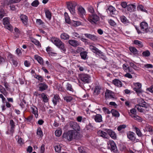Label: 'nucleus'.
<instances>
[{"label":"nucleus","mask_w":153,"mask_h":153,"mask_svg":"<svg viewBox=\"0 0 153 153\" xmlns=\"http://www.w3.org/2000/svg\"><path fill=\"white\" fill-rule=\"evenodd\" d=\"M36 22L39 25H42L44 24V22L42 20L40 19H37L36 20Z\"/></svg>","instance_id":"64"},{"label":"nucleus","mask_w":153,"mask_h":153,"mask_svg":"<svg viewBox=\"0 0 153 153\" xmlns=\"http://www.w3.org/2000/svg\"><path fill=\"white\" fill-rule=\"evenodd\" d=\"M37 134L40 137H42L43 136V132L41 128L39 127L38 128Z\"/></svg>","instance_id":"48"},{"label":"nucleus","mask_w":153,"mask_h":153,"mask_svg":"<svg viewBox=\"0 0 153 153\" xmlns=\"http://www.w3.org/2000/svg\"><path fill=\"white\" fill-rule=\"evenodd\" d=\"M88 52L86 51H82L80 53V55L82 59L85 60L88 59Z\"/></svg>","instance_id":"31"},{"label":"nucleus","mask_w":153,"mask_h":153,"mask_svg":"<svg viewBox=\"0 0 153 153\" xmlns=\"http://www.w3.org/2000/svg\"><path fill=\"white\" fill-rule=\"evenodd\" d=\"M51 41L56 46L59 48L62 51L65 52L66 51L64 43L59 39L55 37H52L50 39Z\"/></svg>","instance_id":"1"},{"label":"nucleus","mask_w":153,"mask_h":153,"mask_svg":"<svg viewBox=\"0 0 153 153\" xmlns=\"http://www.w3.org/2000/svg\"><path fill=\"white\" fill-rule=\"evenodd\" d=\"M108 147L111 150L114 151L116 149V146L114 142L112 140H109L107 142Z\"/></svg>","instance_id":"12"},{"label":"nucleus","mask_w":153,"mask_h":153,"mask_svg":"<svg viewBox=\"0 0 153 153\" xmlns=\"http://www.w3.org/2000/svg\"><path fill=\"white\" fill-rule=\"evenodd\" d=\"M104 131L107 132L108 136L109 135L112 139L114 140L116 139L117 134L113 130L111 129H104Z\"/></svg>","instance_id":"13"},{"label":"nucleus","mask_w":153,"mask_h":153,"mask_svg":"<svg viewBox=\"0 0 153 153\" xmlns=\"http://www.w3.org/2000/svg\"><path fill=\"white\" fill-rule=\"evenodd\" d=\"M78 133L74 130L69 131L63 134V137L64 140H67L68 141H71L73 138L76 139L78 134Z\"/></svg>","instance_id":"2"},{"label":"nucleus","mask_w":153,"mask_h":153,"mask_svg":"<svg viewBox=\"0 0 153 153\" xmlns=\"http://www.w3.org/2000/svg\"><path fill=\"white\" fill-rule=\"evenodd\" d=\"M140 27L141 30L143 31V33H147L148 31H150L152 32L153 30L150 28H148V24L146 22H142L140 24Z\"/></svg>","instance_id":"5"},{"label":"nucleus","mask_w":153,"mask_h":153,"mask_svg":"<svg viewBox=\"0 0 153 153\" xmlns=\"http://www.w3.org/2000/svg\"><path fill=\"white\" fill-rule=\"evenodd\" d=\"M97 134L103 138L108 139L109 138V136L105 131H104L102 130H99L98 131Z\"/></svg>","instance_id":"18"},{"label":"nucleus","mask_w":153,"mask_h":153,"mask_svg":"<svg viewBox=\"0 0 153 153\" xmlns=\"http://www.w3.org/2000/svg\"><path fill=\"white\" fill-rule=\"evenodd\" d=\"M3 21L5 27L11 31H13V28L9 22V18L7 17L4 18Z\"/></svg>","instance_id":"7"},{"label":"nucleus","mask_w":153,"mask_h":153,"mask_svg":"<svg viewBox=\"0 0 153 153\" xmlns=\"http://www.w3.org/2000/svg\"><path fill=\"white\" fill-rule=\"evenodd\" d=\"M99 20V17L95 13L89 15L88 17V20L92 24H96Z\"/></svg>","instance_id":"4"},{"label":"nucleus","mask_w":153,"mask_h":153,"mask_svg":"<svg viewBox=\"0 0 153 153\" xmlns=\"http://www.w3.org/2000/svg\"><path fill=\"white\" fill-rule=\"evenodd\" d=\"M101 87L99 86H97L95 87L94 92V94L95 95H98L100 93Z\"/></svg>","instance_id":"30"},{"label":"nucleus","mask_w":153,"mask_h":153,"mask_svg":"<svg viewBox=\"0 0 153 153\" xmlns=\"http://www.w3.org/2000/svg\"><path fill=\"white\" fill-rule=\"evenodd\" d=\"M105 97L106 99H116L114 93L108 89L106 90L105 93Z\"/></svg>","instance_id":"8"},{"label":"nucleus","mask_w":153,"mask_h":153,"mask_svg":"<svg viewBox=\"0 0 153 153\" xmlns=\"http://www.w3.org/2000/svg\"><path fill=\"white\" fill-rule=\"evenodd\" d=\"M0 91L5 96H6L7 95V92L4 87L0 90Z\"/></svg>","instance_id":"60"},{"label":"nucleus","mask_w":153,"mask_h":153,"mask_svg":"<svg viewBox=\"0 0 153 153\" xmlns=\"http://www.w3.org/2000/svg\"><path fill=\"white\" fill-rule=\"evenodd\" d=\"M39 91H42L46 90L48 88V86L45 82L40 83L38 85Z\"/></svg>","instance_id":"16"},{"label":"nucleus","mask_w":153,"mask_h":153,"mask_svg":"<svg viewBox=\"0 0 153 153\" xmlns=\"http://www.w3.org/2000/svg\"><path fill=\"white\" fill-rule=\"evenodd\" d=\"M102 110L105 114H109L111 113V111H109L107 108L105 107H103L102 108Z\"/></svg>","instance_id":"55"},{"label":"nucleus","mask_w":153,"mask_h":153,"mask_svg":"<svg viewBox=\"0 0 153 153\" xmlns=\"http://www.w3.org/2000/svg\"><path fill=\"white\" fill-rule=\"evenodd\" d=\"M10 56V57H9V60L10 62L13 64L15 67L17 66L18 64V62L16 60L14 59L12 55H11Z\"/></svg>","instance_id":"27"},{"label":"nucleus","mask_w":153,"mask_h":153,"mask_svg":"<svg viewBox=\"0 0 153 153\" xmlns=\"http://www.w3.org/2000/svg\"><path fill=\"white\" fill-rule=\"evenodd\" d=\"M77 4V3L74 1L67 2V7L71 13L72 15H74L75 13V8Z\"/></svg>","instance_id":"3"},{"label":"nucleus","mask_w":153,"mask_h":153,"mask_svg":"<svg viewBox=\"0 0 153 153\" xmlns=\"http://www.w3.org/2000/svg\"><path fill=\"white\" fill-rule=\"evenodd\" d=\"M17 142L21 146H22L24 143L23 139L21 138L19 136L17 140Z\"/></svg>","instance_id":"56"},{"label":"nucleus","mask_w":153,"mask_h":153,"mask_svg":"<svg viewBox=\"0 0 153 153\" xmlns=\"http://www.w3.org/2000/svg\"><path fill=\"white\" fill-rule=\"evenodd\" d=\"M112 83L116 86L120 87L122 86L121 82L118 79H115L112 81Z\"/></svg>","instance_id":"20"},{"label":"nucleus","mask_w":153,"mask_h":153,"mask_svg":"<svg viewBox=\"0 0 153 153\" xmlns=\"http://www.w3.org/2000/svg\"><path fill=\"white\" fill-rule=\"evenodd\" d=\"M64 100L67 102H71L73 99V98L71 96H66L63 97Z\"/></svg>","instance_id":"42"},{"label":"nucleus","mask_w":153,"mask_h":153,"mask_svg":"<svg viewBox=\"0 0 153 153\" xmlns=\"http://www.w3.org/2000/svg\"><path fill=\"white\" fill-rule=\"evenodd\" d=\"M94 119L96 122L100 123L102 121V117L101 115L97 114L94 116Z\"/></svg>","instance_id":"25"},{"label":"nucleus","mask_w":153,"mask_h":153,"mask_svg":"<svg viewBox=\"0 0 153 153\" xmlns=\"http://www.w3.org/2000/svg\"><path fill=\"white\" fill-rule=\"evenodd\" d=\"M59 99L60 97L58 95H54L53 98L52 99V102L54 105H56L57 104V102H59Z\"/></svg>","instance_id":"24"},{"label":"nucleus","mask_w":153,"mask_h":153,"mask_svg":"<svg viewBox=\"0 0 153 153\" xmlns=\"http://www.w3.org/2000/svg\"><path fill=\"white\" fill-rule=\"evenodd\" d=\"M81 80L84 83H89L90 81L91 77L87 74H82L80 76Z\"/></svg>","instance_id":"9"},{"label":"nucleus","mask_w":153,"mask_h":153,"mask_svg":"<svg viewBox=\"0 0 153 153\" xmlns=\"http://www.w3.org/2000/svg\"><path fill=\"white\" fill-rule=\"evenodd\" d=\"M85 36L86 37L91 39L93 41H95L97 40V37L95 35L85 33Z\"/></svg>","instance_id":"26"},{"label":"nucleus","mask_w":153,"mask_h":153,"mask_svg":"<svg viewBox=\"0 0 153 153\" xmlns=\"http://www.w3.org/2000/svg\"><path fill=\"white\" fill-rule=\"evenodd\" d=\"M69 36L66 33H63L60 35V38L61 39L68 40L69 38Z\"/></svg>","instance_id":"34"},{"label":"nucleus","mask_w":153,"mask_h":153,"mask_svg":"<svg viewBox=\"0 0 153 153\" xmlns=\"http://www.w3.org/2000/svg\"><path fill=\"white\" fill-rule=\"evenodd\" d=\"M146 130L149 131L151 135L153 134V129L151 126H148L146 127Z\"/></svg>","instance_id":"46"},{"label":"nucleus","mask_w":153,"mask_h":153,"mask_svg":"<svg viewBox=\"0 0 153 153\" xmlns=\"http://www.w3.org/2000/svg\"><path fill=\"white\" fill-rule=\"evenodd\" d=\"M30 40L32 42L34 43L36 45L41 46V44L36 39L33 38H30Z\"/></svg>","instance_id":"39"},{"label":"nucleus","mask_w":153,"mask_h":153,"mask_svg":"<svg viewBox=\"0 0 153 153\" xmlns=\"http://www.w3.org/2000/svg\"><path fill=\"white\" fill-rule=\"evenodd\" d=\"M137 8L138 10H140L142 11H143V12H146V10L144 9V7L141 5H139L137 7Z\"/></svg>","instance_id":"57"},{"label":"nucleus","mask_w":153,"mask_h":153,"mask_svg":"<svg viewBox=\"0 0 153 153\" xmlns=\"http://www.w3.org/2000/svg\"><path fill=\"white\" fill-rule=\"evenodd\" d=\"M133 128L135 130L136 133L138 136L139 137L142 136V134L139 129L136 127H134Z\"/></svg>","instance_id":"43"},{"label":"nucleus","mask_w":153,"mask_h":153,"mask_svg":"<svg viewBox=\"0 0 153 153\" xmlns=\"http://www.w3.org/2000/svg\"><path fill=\"white\" fill-rule=\"evenodd\" d=\"M129 50L134 55H137L138 54V51L137 49L134 47H130L129 48Z\"/></svg>","instance_id":"29"},{"label":"nucleus","mask_w":153,"mask_h":153,"mask_svg":"<svg viewBox=\"0 0 153 153\" xmlns=\"http://www.w3.org/2000/svg\"><path fill=\"white\" fill-rule=\"evenodd\" d=\"M34 58L35 59L37 60L38 62L40 65H43L44 62L43 59L37 55H35L34 56Z\"/></svg>","instance_id":"28"},{"label":"nucleus","mask_w":153,"mask_h":153,"mask_svg":"<svg viewBox=\"0 0 153 153\" xmlns=\"http://www.w3.org/2000/svg\"><path fill=\"white\" fill-rule=\"evenodd\" d=\"M123 68L124 71L126 72H130L131 74H134V72L132 68L128 66L127 64H124L123 65Z\"/></svg>","instance_id":"15"},{"label":"nucleus","mask_w":153,"mask_h":153,"mask_svg":"<svg viewBox=\"0 0 153 153\" xmlns=\"http://www.w3.org/2000/svg\"><path fill=\"white\" fill-rule=\"evenodd\" d=\"M108 22L109 24L112 26L115 27L117 25L116 22L112 19H109Z\"/></svg>","instance_id":"50"},{"label":"nucleus","mask_w":153,"mask_h":153,"mask_svg":"<svg viewBox=\"0 0 153 153\" xmlns=\"http://www.w3.org/2000/svg\"><path fill=\"white\" fill-rule=\"evenodd\" d=\"M70 127L74 130V131H79L80 127L79 125L76 122L71 121L69 123Z\"/></svg>","instance_id":"10"},{"label":"nucleus","mask_w":153,"mask_h":153,"mask_svg":"<svg viewBox=\"0 0 153 153\" xmlns=\"http://www.w3.org/2000/svg\"><path fill=\"white\" fill-rule=\"evenodd\" d=\"M127 135L128 138L132 142H137L139 141V139L136 138L135 134L133 132L128 131L127 133Z\"/></svg>","instance_id":"6"},{"label":"nucleus","mask_w":153,"mask_h":153,"mask_svg":"<svg viewBox=\"0 0 153 153\" xmlns=\"http://www.w3.org/2000/svg\"><path fill=\"white\" fill-rule=\"evenodd\" d=\"M66 88L67 90H69L72 92L74 91V89L72 88L71 85L70 84H67L66 85Z\"/></svg>","instance_id":"49"},{"label":"nucleus","mask_w":153,"mask_h":153,"mask_svg":"<svg viewBox=\"0 0 153 153\" xmlns=\"http://www.w3.org/2000/svg\"><path fill=\"white\" fill-rule=\"evenodd\" d=\"M133 43L136 45L138 46V48H142L143 47V45L142 42L135 40L134 41Z\"/></svg>","instance_id":"33"},{"label":"nucleus","mask_w":153,"mask_h":153,"mask_svg":"<svg viewBox=\"0 0 153 153\" xmlns=\"http://www.w3.org/2000/svg\"><path fill=\"white\" fill-rule=\"evenodd\" d=\"M4 11L3 9H1L0 11V18L2 19L4 16Z\"/></svg>","instance_id":"61"},{"label":"nucleus","mask_w":153,"mask_h":153,"mask_svg":"<svg viewBox=\"0 0 153 153\" xmlns=\"http://www.w3.org/2000/svg\"><path fill=\"white\" fill-rule=\"evenodd\" d=\"M150 53L148 50L143 51L142 53L143 56L144 57H148L150 55Z\"/></svg>","instance_id":"45"},{"label":"nucleus","mask_w":153,"mask_h":153,"mask_svg":"<svg viewBox=\"0 0 153 153\" xmlns=\"http://www.w3.org/2000/svg\"><path fill=\"white\" fill-rule=\"evenodd\" d=\"M89 48L93 53L98 55L99 56H103V53L95 47L92 45H91L90 46Z\"/></svg>","instance_id":"11"},{"label":"nucleus","mask_w":153,"mask_h":153,"mask_svg":"<svg viewBox=\"0 0 153 153\" xmlns=\"http://www.w3.org/2000/svg\"><path fill=\"white\" fill-rule=\"evenodd\" d=\"M126 127V126L125 125H120L118 126L117 130L118 131H120L122 129L125 128Z\"/></svg>","instance_id":"59"},{"label":"nucleus","mask_w":153,"mask_h":153,"mask_svg":"<svg viewBox=\"0 0 153 153\" xmlns=\"http://www.w3.org/2000/svg\"><path fill=\"white\" fill-rule=\"evenodd\" d=\"M39 3L37 0H35L33 1L31 4L32 6L34 7H37L39 4Z\"/></svg>","instance_id":"52"},{"label":"nucleus","mask_w":153,"mask_h":153,"mask_svg":"<svg viewBox=\"0 0 153 153\" xmlns=\"http://www.w3.org/2000/svg\"><path fill=\"white\" fill-rule=\"evenodd\" d=\"M77 10L78 13L80 17L82 18L85 15V10L82 6H79L77 8Z\"/></svg>","instance_id":"17"},{"label":"nucleus","mask_w":153,"mask_h":153,"mask_svg":"<svg viewBox=\"0 0 153 153\" xmlns=\"http://www.w3.org/2000/svg\"><path fill=\"white\" fill-rule=\"evenodd\" d=\"M40 96L42 98L43 101L45 102H47L49 100V98L44 93L40 94Z\"/></svg>","instance_id":"32"},{"label":"nucleus","mask_w":153,"mask_h":153,"mask_svg":"<svg viewBox=\"0 0 153 153\" xmlns=\"http://www.w3.org/2000/svg\"><path fill=\"white\" fill-rule=\"evenodd\" d=\"M55 151L58 152H59L61 149V147L59 144H57L55 146Z\"/></svg>","instance_id":"54"},{"label":"nucleus","mask_w":153,"mask_h":153,"mask_svg":"<svg viewBox=\"0 0 153 153\" xmlns=\"http://www.w3.org/2000/svg\"><path fill=\"white\" fill-rule=\"evenodd\" d=\"M31 110L32 114H34L35 117L37 118L38 116V109L36 107L33 106L31 107Z\"/></svg>","instance_id":"21"},{"label":"nucleus","mask_w":153,"mask_h":153,"mask_svg":"<svg viewBox=\"0 0 153 153\" xmlns=\"http://www.w3.org/2000/svg\"><path fill=\"white\" fill-rule=\"evenodd\" d=\"M111 113L114 117H118L120 116V114L118 111L114 109H112L111 110Z\"/></svg>","instance_id":"35"},{"label":"nucleus","mask_w":153,"mask_h":153,"mask_svg":"<svg viewBox=\"0 0 153 153\" xmlns=\"http://www.w3.org/2000/svg\"><path fill=\"white\" fill-rule=\"evenodd\" d=\"M68 42L73 47H76L79 45V42L75 40H69Z\"/></svg>","instance_id":"23"},{"label":"nucleus","mask_w":153,"mask_h":153,"mask_svg":"<svg viewBox=\"0 0 153 153\" xmlns=\"http://www.w3.org/2000/svg\"><path fill=\"white\" fill-rule=\"evenodd\" d=\"M131 117L138 121L140 122L142 120L141 118L137 115L133 114L131 115Z\"/></svg>","instance_id":"44"},{"label":"nucleus","mask_w":153,"mask_h":153,"mask_svg":"<svg viewBox=\"0 0 153 153\" xmlns=\"http://www.w3.org/2000/svg\"><path fill=\"white\" fill-rule=\"evenodd\" d=\"M143 68H153V65L151 64H147L144 65L143 67H142Z\"/></svg>","instance_id":"63"},{"label":"nucleus","mask_w":153,"mask_h":153,"mask_svg":"<svg viewBox=\"0 0 153 153\" xmlns=\"http://www.w3.org/2000/svg\"><path fill=\"white\" fill-rule=\"evenodd\" d=\"M106 11L108 12V11H109L110 15L112 16H113V15L115 14V12H116V10L114 7L113 6H110L108 9L106 10Z\"/></svg>","instance_id":"22"},{"label":"nucleus","mask_w":153,"mask_h":153,"mask_svg":"<svg viewBox=\"0 0 153 153\" xmlns=\"http://www.w3.org/2000/svg\"><path fill=\"white\" fill-rule=\"evenodd\" d=\"M62 130L60 128H58L56 130L55 132V135L58 137H60L62 134Z\"/></svg>","instance_id":"40"},{"label":"nucleus","mask_w":153,"mask_h":153,"mask_svg":"<svg viewBox=\"0 0 153 153\" xmlns=\"http://www.w3.org/2000/svg\"><path fill=\"white\" fill-rule=\"evenodd\" d=\"M134 85L135 87L134 88V90L137 94L141 93L142 92V91L141 89L142 87L141 84L139 82H137L134 84Z\"/></svg>","instance_id":"14"},{"label":"nucleus","mask_w":153,"mask_h":153,"mask_svg":"<svg viewBox=\"0 0 153 153\" xmlns=\"http://www.w3.org/2000/svg\"><path fill=\"white\" fill-rule=\"evenodd\" d=\"M88 11L91 13H93L94 12V10L93 7L91 6H89L88 8Z\"/></svg>","instance_id":"58"},{"label":"nucleus","mask_w":153,"mask_h":153,"mask_svg":"<svg viewBox=\"0 0 153 153\" xmlns=\"http://www.w3.org/2000/svg\"><path fill=\"white\" fill-rule=\"evenodd\" d=\"M121 22L124 24H126L128 22V21L124 16H122L120 18Z\"/></svg>","instance_id":"37"},{"label":"nucleus","mask_w":153,"mask_h":153,"mask_svg":"<svg viewBox=\"0 0 153 153\" xmlns=\"http://www.w3.org/2000/svg\"><path fill=\"white\" fill-rule=\"evenodd\" d=\"M136 110L135 109L133 108L130 110V116L131 117V115H136Z\"/></svg>","instance_id":"62"},{"label":"nucleus","mask_w":153,"mask_h":153,"mask_svg":"<svg viewBox=\"0 0 153 153\" xmlns=\"http://www.w3.org/2000/svg\"><path fill=\"white\" fill-rule=\"evenodd\" d=\"M72 24L74 26L76 27L80 25L81 23L79 21H73Z\"/></svg>","instance_id":"53"},{"label":"nucleus","mask_w":153,"mask_h":153,"mask_svg":"<svg viewBox=\"0 0 153 153\" xmlns=\"http://www.w3.org/2000/svg\"><path fill=\"white\" fill-rule=\"evenodd\" d=\"M20 17L24 25H26L28 22L27 16L24 14H22L20 15Z\"/></svg>","instance_id":"19"},{"label":"nucleus","mask_w":153,"mask_h":153,"mask_svg":"<svg viewBox=\"0 0 153 153\" xmlns=\"http://www.w3.org/2000/svg\"><path fill=\"white\" fill-rule=\"evenodd\" d=\"M45 13L46 17L50 20L51 18V14L50 11L48 10H46Z\"/></svg>","instance_id":"38"},{"label":"nucleus","mask_w":153,"mask_h":153,"mask_svg":"<svg viewBox=\"0 0 153 153\" xmlns=\"http://www.w3.org/2000/svg\"><path fill=\"white\" fill-rule=\"evenodd\" d=\"M135 7V6L134 4H128L127 7V8L128 11L131 12L134 10Z\"/></svg>","instance_id":"36"},{"label":"nucleus","mask_w":153,"mask_h":153,"mask_svg":"<svg viewBox=\"0 0 153 153\" xmlns=\"http://www.w3.org/2000/svg\"><path fill=\"white\" fill-rule=\"evenodd\" d=\"M129 65V67H130L131 68H133L135 70H137V67L132 62H130Z\"/></svg>","instance_id":"51"},{"label":"nucleus","mask_w":153,"mask_h":153,"mask_svg":"<svg viewBox=\"0 0 153 153\" xmlns=\"http://www.w3.org/2000/svg\"><path fill=\"white\" fill-rule=\"evenodd\" d=\"M64 16L66 22L68 24H69L70 23V19L68 14L67 13L65 12V13Z\"/></svg>","instance_id":"41"},{"label":"nucleus","mask_w":153,"mask_h":153,"mask_svg":"<svg viewBox=\"0 0 153 153\" xmlns=\"http://www.w3.org/2000/svg\"><path fill=\"white\" fill-rule=\"evenodd\" d=\"M34 77L38 80L41 82H43L44 80V79L42 76L39 75H36L34 76Z\"/></svg>","instance_id":"47"}]
</instances>
